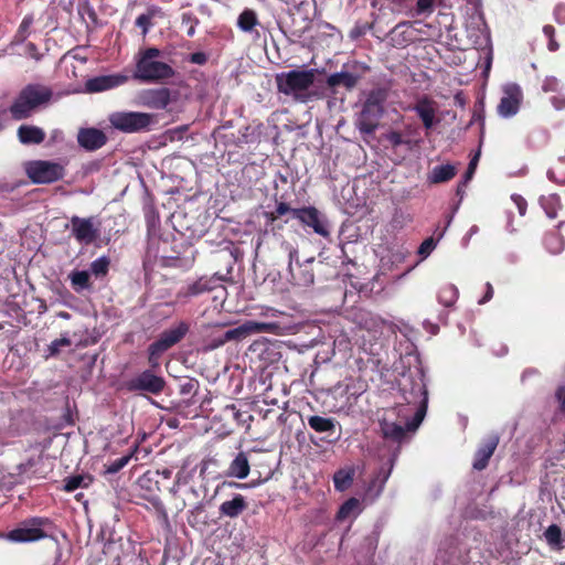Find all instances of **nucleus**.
<instances>
[{"label": "nucleus", "instance_id": "nucleus-1", "mask_svg": "<svg viewBox=\"0 0 565 565\" xmlns=\"http://www.w3.org/2000/svg\"><path fill=\"white\" fill-rule=\"evenodd\" d=\"M401 391L406 404L417 405V408L413 419L407 422L405 427L399 424L388 422L385 418L380 422V428L383 438L395 443L403 441L407 431H414L419 427L428 407V391L423 380H412L409 383V388H407L406 384H403Z\"/></svg>", "mask_w": 565, "mask_h": 565}, {"label": "nucleus", "instance_id": "nucleus-2", "mask_svg": "<svg viewBox=\"0 0 565 565\" xmlns=\"http://www.w3.org/2000/svg\"><path fill=\"white\" fill-rule=\"evenodd\" d=\"M161 51L151 46L140 50L136 56L134 78L142 83L163 84L177 75V71L168 63L159 61Z\"/></svg>", "mask_w": 565, "mask_h": 565}, {"label": "nucleus", "instance_id": "nucleus-3", "mask_svg": "<svg viewBox=\"0 0 565 565\" xmlns=\"http://www.w3.org/2000/svg\"><path fill=\"white\" fill-rule=\"evenodd\" d=\"M53 95V89L50 86L41 83H30L19 92L9 108L10 114L15 120L26 119L38 109L46 107Z\"/></svg>", "mask_w": 565, "mask_h": 565}, {"label": "nucleus", "instance_id": "nucleus-4", "mask_svg": "<svg viewBox=\"0 0 565 565\" xmlns=\"http://www.w3.org/2000/svg\"><path fill=\"white\" fill-rule=\"evenodd\" d=\"M316 73L315 68L279 73L275 77L277 90L286 96H291L296 102L308 103L312 97L309 89L315 84Z\"/></svg>", "mask_w": 565, "mask_h": 565}, {"label": "nucleus", "instance_id": "nucleus-5", "mask_svg": "<svg viewBox=\"0 0 565 565\" xmlns=\"http://www.w3.org/2000/svg\"><path fill=\"white\" fill-rule=\"evenodd\" d=\"M53 526L49 518L32 516L21 521L15 529L1 534L2 537L15 543H30L49 537Z\"/></svg>", "mask_w": 565, "mask_h": 565}, {"label": "nucleus", "instance_id": "nucleus-6", "mask_svg": "<svg viewBox=\"0 0 565 565\" xmlns=\"http://www.w3.org/2000/svg\"><path fill=\"white\" fill-rule=\"evenodd\" d=\"M385 94L382 90H372L366 97L356 120V127L363 135H372L379 127L384 114Z\"/></svg>", "mask_w": 565, "mask_h": 565}, {"label": "nucleus", "instance_id": "nucleus-7", "mask_svg": "<svg viewBox=\"0 0 565 565\" xmlns=\"http://www.w3.org/2000/svg\"><path fill=\"white\" fill-rule=\"evenodd\" d=\"M25 173L33 184H51L64 179L65 166L49 160H32L25 164Z\"/></svg>", "mask_w": 565, "mask_h": 565}, {"label": "nucleus", "instance_id": "nucleus-8", "mask_svg": "<svg viewBox=\"0 0 565 565\" xmlns=\"http://www.w3.org/2000/svg\"><path fill=\"white\" fill-rule=\"evenodd\" d=\"M153 370L151 367L147 369L136 376L125 380L121 388L129 393L160 395L164 391L167 382L163 376L157 375Z\"/></svg>", "mask_w": 565, "mask_h": 565}, {"label": "nucleus", "instance_id": "nucleus-9", "mask_svg": "<svg viewBox=\"0 0 565 565\" xmlns=\"http://www.w3.org/2000/svg\"><path fill=\"white\" fill-rule=\"evenodd\" d=\"M110 125L126 134L147 130L152 122V115L138 111H116L109 116Z\"/></svg>", "mask_w": 565, "mask_h": 565}, {"label": "nucleus", "instance_id": "nucleus-10", "mask_svg": "<svg viewBox=\"0 0 565 565\" xmlns=\"http://www.w3.org/2000/svg\"><path fill=\"white\" fill-rule=\"evenodd\" d=\"M278 328L275 322H256L247 321L236 328L226 330L221 337L213 339L211 348H218L230 341H241L246 337L260 333V332H273Z\"/></svg>", "mask_w": 565, "mask_h": 565}, {"label": "nucleus", "instance_id": "nucleus-11", "mask_svg": "<svg viewBox=\"0 0 565 565\" xmlns=\"http://www.w3.org/2000/svg\"><path fill=\"white\" fill-rule=\"evenodd\" d=\"M100 222L95 216L71 217V231L74 238L83 245L94 244L100 237Z\"/></svg>", "mask_w": 565, "mask_h": 565}, {"label": "nucleus", "instance_id": "nucleus-12", "mask_svg": "<svg viewBox=\"0 0 565 565\" xmlns=\"http://www.w3.org/2000/svg\"><path fill=\"white\" fill-rule=\"evenodd\" d=\"M294 217L301 225L310 227L316 234L322 237L330 236L329 223L326 216L315 206H303L294 211Z\"/></svg>", "mask_w": 565, "mask_h": 565}, {"label": "nucleus", "instance_id": "nucleus-13", "mask_svg": "<svg viewBox=\"0 0 565 565\" xmlns=\"http://www.w3.org/2000/svg\"><path fill=\"white\" fill-rule=\"evenodd\" d=\"M18 475L26 479H45L53 471L52 461L42 452L17 466Z\"/></svg>", "mask_w": 565, "mask_h": 565}, {"label": "nucleus", "instance_id": "nucleus-14", "mask_svg": "<svg viewBox=\"0 0 565 565\" xmlns=\"http://www.w3.org/2000/svg\"><path fill=\"white\" fill-rule=\"evenodd\" d=\"M313 259L305 263H299L298 250L291 249L289 252V273L294 285L300 287H309L315 281V274L312 269Z\"/></svg>", "mask_w": 565, "mask_h": 565}, {"label": "nucleus", "instance_id": "nucleus-15", "mask_svg": "<svg viewBox=\"0 0 565 565\" xmlns=\"http://www.w3.org/2000/svg\"><path fill=\"white\" fill-rule=\"evenodd\" d=\"M224 280H225V278L217 274H215L212 277H200L195 281L189 282L185 286H183L179 290L178 297L189 299V298L201 296L203 294L213 291Z\"/></svg>", "mask_w": 565, "mask_h": 565}, {"label": "nucleus", "instance_id": "nucleus-16", "mask_svg": "<svg viewBox=\"0 0 565 565\" xmlns=\"http://www.w3.org/2000/svg\"><path fill=\"white\" fill-rule=\"evenodd\" d=\"M139 103L150 109L162 110L171 103V90L167 87L148 88L139 93Z\"/></svg>", "mask_w": 565, "mask_h": 565}, {"label": "nucleus", "instance_id": "nucleus-17", "mask_svg": "<svg viewBox=\"0 0 565 565\" xmlns=\"http://www.w3.org/2000/svg\"><path fill=\"white\" fill-rule=\"evenodd\" d=\"M500 441L497 434L487 436L475 452L472 467L475 470L482 471L488 467L489 460L494 454Z\"/></svg>", "mask_w": 565, "mask_h": 565}, {"label": "nucleus", "instance_id": "nucleus-18", "mask_svg": "<svg viewBox=\"0 0 565 565\" xmlns=\"http://www.w3.org/2000/svg\"><path fill=\"white\" fill-rule=\"evenodd\" d=\"M412 109L420 118L426 130L433 129L439 122V119L436 118L437 104L428 96L420 97Z\"/></svg>", "mask_w": 565, "mask_h": 565}, {"label": "nucleus", "instance_id": "nucleus-19", "mask_svg": "<svg viewBox=\"0 0 565 565\" xmlns=\"http://www.w3.org/2000/svg\"><path fill=\"white\" fill-rule=\"evenodd\" d=\"M307 423L309 427L319 434H327L324 437H321V440L324 443H335L339 439V435L335 434V426L338 424L337 419L333 417H323L319 415H310L307 418Z\"/></svg>", "mask_w": 565, "mask_h": 565}, {"label": "nucleus", "instance_id": "nucleus-20", "mask_svg": "<svg viewBox=\"0 0 565 565\" xmlns=\"http://www.w3.org/2000/svg\"><path fill=\"white\" fill-rule=\"evenodd\" d=\"M108 138L106 134L97 128H81L77 134L78 145L87 151H96L104 147Z\"/></svg>", "mask_w": 565, "mask_h": 565}, {"label": "nucleus", "instance_id": "nucleus-21", "mask_svg": "<svg viewBox=\"0 0 565 565\" xmlns=\"http://www.w3.org/2000/svg\"><path fill=\"white\" fill-rule=\"evenodd\" d=\"M126 75L113 74V75H100L89 78L85 83V89L88 93H99L108 89L116 88L127 82Z\"/></svg>", "mask_w": 565, "mask_h": 565}, {"label": "nucleus", "instance_id": "nucleus-22", "mask_svg": "<svg viewBox=\"0 0 565 565\" xmlns=\"http://www.w3.org/2000/svg\"><path fill=\"white\" fill-rule=\"evenodd\" d=\"M522 94L518 86L512 85L504 89L499 105L498 113L502 117H511L519 111Z\"/></svg>", "mask_w": 565, "mask_h": 565}, {"label": "nucleus", "instance_id": "nucleus-23", "mask_svg": "<svg viewBox=\"0 0 565 565\" xmlns=\"http://www.w3.org/2000/svg\"><path fill=\"white\" fill-rule=\"evenodd\" d=\"M189 329V323L181 321L175 327L164 330L158 340L169 350L185 337Z\"/></svg>", "mask_w": 565, "mask_h": 565}, {"label": "nucleus", "instance_id": "nucleus-24", "mask_svg": "<svg viewBox=\"0 0 565 565\" xmlns=\"http://www.w3.org/2000/svg\"><path fill=\"white\" fill-rule=\"evenodd\" d=\"M247 508L248 503L245 497L242 494H236L232 500L224 501L220 505L218 512L222 516L235 519L239 516Z\"/></svg>", "mask_w": 565, "mask_h": 565}, {"label": "nucleus", "instance_id": "nucleus-25", "mask_svg": "<svg viewBox=\"0 0 565 565\" xmlns=\"http://www.w3.org/2000/svg\"><path fill=\"white\" fill-rule=\"evenodd\" d=\"M249 471L250 466L247 455L244 451H239L228 465L226 476L237 479H245L249 475Z\"/></svg>", "mask_w": 565, "mask_h": 565}, {"label": "nucleus", "instance_id": "nucleus-26", "mask_svg": "<svg viewBox=\"0 0 565 565\" xmlns=\"http://www.w3.org/2000/svg\"><path fill=\"white\" fill-rule=\"evenodd\" d=\"M18 138L23 145H40L45 139V132L40 127L22 125L18 128Z\"/></svg>", "mask_w": 565, "mask_h": 565}, {"label": "nucleus", "instance_id": "nucleus-27", "mask_svg": "<svg viewBox=\"0 0 565 565\" xmlns=\"http://www.w3.org/2000/svg\"><path fill=\"white\" fill-rule=\"evenodd\" d=\"M171 476H172V470H170L168 468H163L162 470H154V471L148 470L139 478V483L141 487L147 488L150 491H152L154 489L160 491V487H159L160 478L168 480L171 478Z\"/></svg>", "mask_w": 565, "mask_h": 565}, {"label": "nucleus", "instance_id": "nucleus-28", "mask_svg": "<svg viewBox=\"0 0 565 565\" xmlns=\"http://www.w3.org/2000/svg\"><path fill=\"white\" fill-rule=\"evenodd\" d=\"M457 174V168L451 164L436 166L429 172L427 180L431 184H439L450 181Z\"/></svg>", "mask_w": 565, "mask_h": 565}, {"label": "nucleus", "instance_id": "nucleus-29", "mask_svg": "<svg viewBox=\"0 0 565 565\" xmlns=\"http://www.w3.org/2000/svg\"><path fill=\"white\" fill-rule=\"evenodd\" d=\"M409 28V22H401L391 31L390 39L394 46L405 47L412 42Z\"/></svg>", "mask_w": 565, "mask_h": 565}, {"label": "nucleus", "instance_id": "nucleus-30", "mask_svg": "<svg viewBox=\"0 0 565 565\" xmlns=\"http://www.w3.org/2000/svg\"><path fill=\"white\" fill-rule=\"evenodd\" d=\"M358 82L359 76L348 72L333 73L327 78V84L329 87H337L342 85L347 89H352L355 87Z\"/></svg>", "mask_w": 565, "mask_h": 565}, {"label": "nucleus", "instance_id": "nucleus-31", "mask_svg": "<svg viewBox=\"0 0 565 565\" xmlns=\"http://www.w3.org/2000/svg\"><path fill=\"white\" fill-rule=\"evenodd\" d=\"M71 286L75 292L89 290L93 287L90 275L87 270H72L68 275Z\"/></svg>", "mask_w": 565, "mask_h": 565}, {"label": "nucleus", "instance_id": "nucleus-32", "mask_svg": "<svg viewBox=\"0 0 565 565\" xmlns=\"http://www.w3.org/2000/svg\"><path fill=\"white\" fill-rule=\"evenodd\" d=\"M459 291L452 284L444 285L438 291V301L440 305L450 308L458 300Z\"/></svg>", "mask_w": 565, "mask_h": 565}, {"label": "nucleus", "instance_id": "nucleus-33", "mask_svg": "<svg viewBox=\"0 0 565 565\" xmlns=\"http://www.w3.org/2000/svg\"><path fill=\"white\" fill-rule=\"evenodd\" d=\"M354 479V469H339L333 475V484L335 490L344 491L347 490L353 482Z\"/></svg>", "mask_w": 565, "mask_h": 565}, {"label": "nucleus", "instance_id": "nucleus-34", "mask_svg": "<svg viewBox=\"0 0 565 565\" xmlns=\"http://www.w3.org/2000/svg\"><path fill=\"white\" fill-rule=\"evenodd\" d=\"M168 349L157 339L153 341L147 350L148 364L151 369L160 367L161 356Z\"/></svg>", "mask_w": 565, "mask_h": 565}, {"label": "nucleus", "instance_id": "nucleus-35", "mask_svg": "<svg viewBox=\"0 0 565 565\" xmlns=\"http://www.w3.org/2000/svg\"><path fill=\"white\" fill-rule=\"evenodd\" d=\"M258 23L257 14L252 9L243 10L237 19V26L244 32H252Z\"/></svg>", "mask_w": 565, "mask_h": 565}, {"label": "nucleus", "instance_id": "nucleus-36", "mask_svg": "<svg viewBox=\"0 0 565 565\" xmlns=\"http://www.w3.org/2000/svg\"><path fill=\"white\" fill-rule=\"evenodd\" d=\"M92 478L82 475L71 476L64 480V490L66 492H73L78 488H86L90 483Z\"/></svg>", "mask_w": 565, "mask_h": 565}, {"label": "nucleus", "instance_id": "nucleus-37", "mask_svg": "<svg viewBox=\"0 0 565 565\" xmlns=\"http://www.w3.org/2000/svg\"><path fill=\"white\" fill-rule=\"evenodd\" d=\"M547 544L552 547H561L563 542L562 530L557 524H551L544 532Z\"/></svg>", "mask_w": 565, "mask_h": 565}, {"label": "nucleus", "instance_id": "nucleus-38", "mask_svg": "<svg viewBox=\"0 0 565 565\" xmlns=\"http://www.w3.org/2000/svg\"><path fill=\"white\" fill-rule=\"evenodd\" d=\"M110 259L106 256H102L90 264V270L96 277H104L108 274Z\"/></svg>", "mask_w": 565, "mask_h": 565}, {"label": "nucleus", "instance_id": "nucleus-39", "mask_svg": "<svg viewBox=\"0 0 565 565\" xmlns=\"http://www.w3.org/2000/svg\"><path fill=\"white\" fill-rule=\"evenodd\" d=\"M385 139H386V141L390 142V145L393 148H397L399 146H407L411 148L412 143H413L411 139L405 138L403 136V134L397 130H392V131L387 132L385 135Z\"/></svg>", "mask_w": 565, "mask_h": 565}, {"label": "nucleus", "instance_id": "nucleus-40", "mask_svg": "<svg viewBox=\"0 0 565 565\" xmlns=\"http://www.w3.org/2000/svg\"><path fill=\"white\" fill-rule=\"evenodd\" d=\"M359 505V500L355 498L348 499L338 510L337 520L343 521L350 516L352 511Z\"/></svg>", "mask_w": 565, "mask_h": 565}, {"label": "nucleus", "instance_id": "nucleus-41", "mask_svg": "<svg viewBox=\"0 0 565 565\" xmlns=\"http://www.w3.org/2000/svg\"><path fill=\"white\" fill-rule=\"evenodd\" d=\"M444 232L445 230H443L439 234H438V237L437 239H435L434 237H428L426 239L423 241V243L419 245L418 247V254L423 257V258H426L436 247L437 245V242L443 237L444 235Z\"/></svg>", "mask_w": 565, "mask_h": 565}, {"label": "nucleus", "instance_id": "nucleus-42", "mask_svg": "<svg viewBox=\"0 0 565 565\" xmlns=\"http://www.w3.org/2000/svg\"><path fill=\"white\" fill-rule=\"evenodd\" d=\"M540 203H541L543 210L545 211V214L547 215V217L556 218L558 204H557V200L554 196L541 198Z\"/></svg>", "mask_w": 565, "mask_h": 565}, {"label": "nucleus", "instance_id": "nucleus-43", "mask_svg": "<svg viewBox=\"0 0 565 565\" xmlns=\"http://www.w3.org/2000/svg\"><path fill=\"white\" fill-rule=\"evenodd\" d=\"M182 24L185 25L188 36L192 38L195 34V28L199 24V19L192 12L182 13Z\"/></svg>", "mask_w": 565, "mask_h": 565}, {"label": "nucleus", "instance_id": "nucleus-44", "mask_svg": "<svg viewBox=\"0 0 565 565\" xmlns=\"http://www.w3.org/2000/svg\"><path fill=\"white\" fill-rule=\"evenodd\" d=\"M156 10H149L147 13L140 14L136 19V25L142 29V34L146 35L152 25V18L154 17Z\"/></svg>", "mask_w": 565, "mask_h": 565}, {"label": "nucleus", "instance_id": "nucleus-45", "mask_svg": "<svg viewBox=\"0 0 565 565\" xmlns=\"http://www.w3.org/2000/svg\"><path fill=\"white\" fill-rule=\"evenodd\" d=\"M130 460V456H122L105 466V472L114 475L120 471Z\"/></svg>", "mask_w": 565, "mask_h": 565}, {"label": "nucleus", "instance_id": "nucleus-46", "mask_svg": "<svg viewBox=\"0 0 565 565\" xmlns=\"http://www.w3.org/2000/svg\"><path fill=\"white\" fill-rule=\"evenodd\" d=\"M32 23H33L32 17L26 15L23 18L22 22L19 25L17 35H15V38L19 41H24L28 38Z\"/></svg>", "mask_w": 565, "mask_h": 565}, {"label": "nucleus", "instance_id": "nucleus-47", "mask_svg": "<svg viewBox=\"0 0 565 565\" xmlns=\"http://www.w3.org/2000/svg\"><path fill=\"white\" fill-rule=\"evenodd\" d=\"M71 343V340L66 337L55 339L54 341L51 342V344L47 348L49 356L57 355L62 347H70Z\"/></svg>", "mask_w": 565, "mask_h": 565}, {"label": "nucleus", "instance_id": "nucleus-48", "mask_svg": "<svg viewBox=\"0 0 565 565\" xmlns=\"http://www.w3.org/2000/svg\"><path fill=\"white\" fill-rule=\"evenodd\" d=\"M544 35L548 39L547 47L551 52L558 50L559 44L555 40V28L551 24H546L543 28Z\"/></svg>", "mask_w": 565, "mask_h": 565}, {"label": "nucleus", "instance_id": "nucleus-49", "mask_svg": "<svg viewBox=\"0 0 565 565\" xmlns=\"http://www.w3.org/2000/svg\"><path fill=\"white\" fill-rule=\"evenodd\" d=\"M542 89L545 93H558L559 81L554 76H547L543 81Z\"/></svg>", "mask_w": 565, "mask_h": 565}, {"label": "nucleus", "instance_id": "nucleus-50", "mask_svg": "<svg viewBox=\"0 0 565 565\" xmlns=\"http://www.w3.org/2000/svg\"><path fill=\"white\" fill-rule=\"evenodd\" d=\"M435 0H417L416 13L430 14L434 11Z\"/></svg>", "mask_w": 565, "mask_h": 565}, {"label": "nucleus", "instance_id": "nucleus-51", "mask_svg": "<svg viewBox=\"0 0 565 565\" xmlns=\"http://www.w3.org/2000/svg\"><path fill=\"white\" fill-rule=\"evenodd\" d=\"M78 13L82 15L87 14L92 21L97 20V14L94 8L89 4L88 0H81V3L78 6Z\"/></svg>", "mask_w": 565, "mask_h": 565}, {"label": "nucleus", "instance_id": "nucleus-52", "mask_svg": "<svg viewBox=\"0 0 565 565\" xmlns=\"http://www.w3.org/2000/svg\"><path fill=\"white\" fill-rule=\"evenodd\" d=\"M511 200L515 204V206H516V209L519 211V214L521 216H524L526 214V210H527V202H526V200L522 195H520V194H512L511 195Z\"/></svg>", "mask_w": 565, "mask_h": 565}, {"label": "nucleus", "instance_id": "nucleus-53", "mask_svg": "<svg viewBox=\"0 0 565 565\" xmlns=\"http://www.w3.org/2000/svg\"><path fill=\"white\" fill-rule=\"evenodd\" d=\"M555 398L558 402V411L565 414V386H559L555 392Z\"/></svg>", "mask_w": 565, "mask_h": 565}, {"label": "nucleus", "instance_id": "nucleus-54", "mask_svg": "<svg viewBox=\"0 0 565 565\" xmlns=\"http://www.w3.org/2000/svg\"><path fill=\"white\" fill-rule=\"evenodd\" d=\"M25 53L28 56L34 58L35 61H40L42 58V54L39 52L38 46L33 42L26 43Z\"/></svg>", "mask_w": 565, "mask_h": 565}, {"label": "nucleus", "instance_id": "nucleus-55", "mask_svg": "<svg viewBox=\"0 0 565 565\" xmlns=\"http://www.w3.org/2000/svg\"><path fill=\"white\" fill-rule=\"evenodd\" d=\"M478 160H479V153H476V156L470 160V162L468 164L467 171L465 173V182H468L472 178V175L476 171L477 164H478Z\"/></svg>", "mask_w": 565, "mask_h": 565}, {"label": "nucleus", "instance_id": "nucleus-56", "mask_svg": "<svg viewBox=\"0 0 565 565\" xmlns=\"http://www.w3.org/2000/svg\"><path fill=\"white\" fill-rule=\"evenodd\" d=\"M551 103L556 110L565 109V94L557 93L551 97Z\"/></svg>", "mask_w": 565, "mask_h": 565}, {"label": "nucleus", "instance_id": "nucleus-57", "mask_svg": "<svg viewBox=\"0 0 565 565\" xmlns=\"http://www.w3.org/2000/svg\"><path fill=\"white\" fill-rule=\"evenodd\" d=\"M189 61L193 64L204 65L207 61V56L204 52H195L190 54Z\"/></svg>", "mask_w": 565, "mask_h": 565}, {"label": "nucleus", "instance_id": "nucleus-58", "mask_svg": "<svg viewBox=\"0 0 565 565\" xmlns=\"http://www.w3.org/2000/svg\"><path fill=\"white\" fill-rule=\"evenodd\" d=\"M275 210L276 215H279L281 217L287 213H291L294 215V211L296 209H292L287 202H278Z\"/></svg>", "mask_w": 565, "mask_h": 565}, {"label": "nucleus", "instance_id": "nucleus-59", "mask_svg": "<svg viewBox=\"0 0 565 565\" xmlns=\"http://www.w3.org/2000/svg\"><path fill=\"white\" fill-rule=\"evenodd\" d=\"M493 297V287L490 282H487L486 284V292L483 295V297L479 300V303L482 305V303H486L488 301H490Z\"/></svg>", "mask_w": 565, "mask_h": 565}, {"label": "nucleus", "instance_id": "nucleus-60", "mask_svg": "<svg viewBox=\"0 0 565 565\" xmlns=\"http://www.w3.org/2000/svg\"><path fill=\"white\" fill-rule=\"evenodd\" d=\"M264 216H265L267 223H271V224L280 217L279 215H276V210L270 211V212H265Z\"/></svg>", "mask_w": 565, "mask_h": 565}, {"label": "nucleus", "instance_id": "nucleus-61", "mask_svg": "<svg viewBox=\"0 0 565 565\" xmlns=\"http://www.w3.org/2000/svg\"><path fill=\"white\" fill-rule=\"evenodd\" d=\"M130 562H131L132 565H149V563L147 561H145L143 558H141L139 556H136V555H134L130 558Z\"/></svg>", "mask_w": 565, "mask_h": 565}, {"label": "nucleus", "instance_id": "nucleus-62", "mask_svg": "<svg viewBox=\"0 0 565 565\" xmlns=\"http://www.w3.org/2000/svg\"><path fill=\"white\" fill-rule=\"evenodd\" d=\"M193 387H194L193 382L189 381L188 383H185V384H183L181 386V393L182 394H188V393H190L193 390Z\"/></svg>", "mask_w": 565, "mask_h": 565}, {"label": "nucleus", "instance_id": "nucleus-63", "mask_svg": "<svg viewBox=\"0 0 565 565\" xmlns=\"http://www.w3.org/2000/svg\"><path fill=\"white\" fill-rule=\"evenodd\" d=\"M113 544V540L109 539L105 542L104 544V553H107V550L109 548V546Z\"/></svg>", "mask_w": 565, "mask_h": 565}, {"label": "nucleus", "instance_id": "nucleus-64", "mask_svg": "<svg viewBox=\"0 0 565 565\" xmlns=\"http://www.w3.org/2000/svg\"><path fill=\"white\" fill-rule=\"evenodd\" d=\"M228 484L234 486L236 488H246L247 487V484H245V483H237V482H230Z\"/></svg>", "mask_w": 565, "mask_h": 565}]
</instances>
